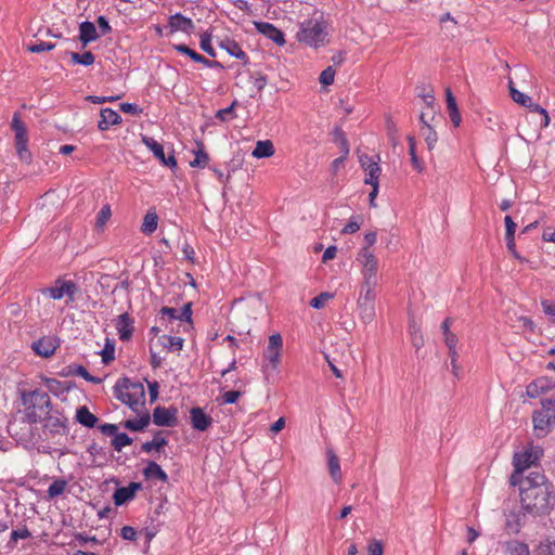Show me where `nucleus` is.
Wrapping results in <instances>:
<instances>
[{
    "instance_id": "8",
    "label": "nucleus",
    "mask_w": 555,
    "mask_h": 555,
    "mask_svg": "<svg viewBox=\"0 0 555 555\" xmlns=\"http://www.w3.org/2000/svg\"><path fill=\"white\" fill-rule=\"evenodd\" d=\"M533 428L537 437L546 436L555 426V408L552 402L542 403V409L533 413Z\"/></svg>"
},
{
    "instance_id": "50",
    "label": "nucleus",
    "mask_w": 555,
    "mask_h": 555,
    "mask_svg": "<svg viewBox=\"0 0 555 555\" xmlns=\"http://www.w3.org/2000/svg\"><path fill=\"white\" fill-rule=\"evenodd\" d=\"M15 149L18 158L22 162L29 164L31 160V153L28 150V143H15Z\"/></svg>"
},
{
    "instance_id": "6",
    "label": "nucleus",
    "mask_w": 555,
    "mask_h": 555,
    "mask_svg": "<svg viewBox=\"0 0 555 555\" xmlns=\"http://www.w3.org/2000/svg\"><path fill=\"white\" fill-rule=\"evenodd\" d=\"M362 276L361 284L377 285L378 283V259L367 247H362L356 257Z\"/></svg>"
},
{
    "instance_id": "47",
    "label": "nucleus",
    "mask_w": 555,
    "mask_h": 555,
    "mask_svg": "<svg viewBox=\"0 0 555 555\" xmlns=\"http://www.w3.org/2000/svg\"><path fill=\"white\" fill-rule=\"evenodd\" d=\"M336 72L332 66H327L320 74L319 81L323 86H331L334 82Z\"/></svg>"
},
{
    "instance_id": "22",
    "label": "nucleus",
    "mask_w": 555,
    "mask_h": 555,
    "mask_svg": "<svg viewBox=\"0 0 555 555\" xmlns=\"http://www.w3.org/2000/svg\"><path fill=\"white\" fill-rule=\"evenodd\" d=\"M121 122L120 115L112 108H103L100 112V120L98 128L101 131L107 130L109 127L119 125Z\"/></svg>"
},
{
    "instance_id": "11",
    "label": "nucleus",
    "mask_w": 555,
    "mask_h": 555,
    "mask_svg": "<svg viewBox=\"0 0 555 555\" xmlns=\"http://www.w3.org/2000/svg\"><path fill=\"white\" fill-rule=\"evenodd\" d=\"M283 347V338L280 334H273L269 337L268 346L264 350L263 357L272 367H276L280 363L281 352Z\"/></svg>"
},
{
    "instance_id": "55",
    "label": "nucleus",
    "mask_w": 555,
    "mask_h": 555,
    "mask_svg": "<svg viewBox=\"0 0 555 555\" xmlns=\"http://www.w3.org/2000/svg\"><path fill=\"white\" fill-rule=\"evenodd\" d=\"M201 49L209 54L210 56H216V52L211 44V38L209 35L204 34L201 36V42H199Z\"/></svg>"
},
{
    "instance_id": "15",
    "label": "nucleus",
    "mask_w": 555,
    "mask_h": 555,
    "mask_svg": "<svg viewBox=\"0 0 555 555\" xmlns=\"http://www.w3.org/2000/svg\"><path fill=\"white\" fill-rule=\"evenodd\" d=\"M191 315H192L191 304L184 305L182 310H178L176 308H170V307H163L159 311V321L178 320V321L190 322Z\"/></svg>"
},
{
    "instance_id": "44",
    "label": "nucleus",
    "mask_w": 555,
    "mask_h": 555,
    "mask_svg": "<svg viewBox=\"0 0 555 555\" xmlns=\"http://www.w3.org/2000/svg\"><path fill=\"white\" fill-rule=\"evenodd\" d=\"M361 223H362V217L361 216L351 217L349 219V221L347 222V224L341 230V233H344V234L356 233V232H358L360 230Z\"/></svg>"
},
{
    "instance_id": "29",
    "label": "nucleus",
    "mask_w": 555,
    "mask_h": 555,
    "mask_svg": "<svg viewBox=\"0 0 555 555\" xmlns=\"http://www.w3.org/2000/svg\"><path fill=\"white\" fill-rule=\"evenodd\" d=\"M197 150L194 151V159L190 162L191 167L205 168L209 163V155L205 151L204 143L196 141Z\"/></svg>"
},
{
    "instance_id": "46",
    "label": "nucleus",
    "mask_w": 555,
    "mask_h": 555,
    "mask_svg": "<svg viewBox=\"0 0 555 555\" xmlns=\"http://www.w3.org/2000/svg\"><path fill=\"white\" fill-rule=\"evenodd\" d=\"M162 349L158 350L157 344L151 343L150 345V353H151V365L153 369H157L163 363V357L160 356Z\"/></svg>"
},
{
    "instance_id": "23",
    "label": "nucleus",
    "mask_w": 555,
    "mask_h": 555,
    "mask_svg": "<svg viewBox=\"0 0 555 555\" xmlns=\"http://www.w3.org/2000/svg\"><path fill=\"white\" fill-rule=\"evenodd\" d=\"M552 388V382L546 377H540L531 382L527 388L526 393L530 398H537Z\"/></svg>"
},
{
    "instance_id": "1",
    "label": "nucleus",
    "mask_w": 555,
    "mask_h": 555,
    "mask_svg": "<svg viewBox=\"0 0 555 555\" xmlns=\"http://www.w3.org/2000/svg\"><path fill=\"white\" fill-rule=\"evenodd\" d=\"M520 504L532 516H542L552 509L555 494L553 485L539 470L531 472L518 482Z\"/></svg>"
},
{
    "instance_id": "12",
    "label": "nucleus",
    "mask_w": 555,
    "mask_h": 555,
    "mask_svg": "<svg viewBox=\"0 0 555 555\" xmlns=\"http://www.w3.org/2000/svg\"><path fill=\"white\" fill-rule=\"evenodd\" d=\"M60 344L54 336H44L31 344L33 351L42 358H50L54 354Z\"/></svg>"
},
{
    "instance_id": "45",
    "label": "nucleus",
    "mask_w": 555,
    "mask_h": 555,
    "mask_svg": "<svg viewBox=\"0 0 555 555\" xmlns=\"http://www.w3.org/2000/svg\"><path fill=\"white\" fill-rule=\"evenodd\" d=\"M425 103L427 105V108L429 112H422L421 115H420V121L422 124V126H426V124H430L429 122V119L427 117L430 116V119L433 120L434 119V106H433V103H434V98L431 95H428L425 98Z\"/></svg>"
},
{
    "instance_id": "7",
    "label": "nucleus",
    "mask_w": 555,
    "mask_h": 555,
    "mask_svg": "<svg viewBox=\"0 0 555 555\" xmlns=\"http://www.w3.org/2000/svg\"><path fill=\"white\" fill-rule=\"evenodd\" d=\"M377 285L361 284L357 307L361 320L370 323L375 318V288Z\"/></svg>"
},
{
    "instance_id": "13",
    "label": "nucleus",
    "mask_w": 555,
    "mask_h": 555,
    "mask_svg": "<svg viewBox=\"0 0 555 555\" xmlns=\"http://www.w3.org/2000/svg\"><path fill=\"white\" fill-rule=\"evenodd\" d=\"M176 408L157 406L153 411V423L157 426L172 427L177 425Z\"/></svg>"
},
{
    "instance_id": "52",
    "label": "nucleus",
    "mask_w": 555,
    "mask_h": 555,
    "mask_svg": "<svg viewBox=\"0 0 555 555\" xmlns=\"http://www.w3.org/2000/svg\"><path fill=\"white\" fill-rule=\"evenodd\" d=\"M74 373L77 375V376H80L82 377L87 382H90V383H93V384H100L102 383V379L100 377H95V376H92L88 370L82 366V365H78L76 366Z\"/></svg>"
},
{
    "instance_id": "17",
    "label": "nucleus",
    "mask_w": 555,
    "mask_h": 555,
    "mask_svg": "<svg viewBox=\"0 0 555 555\" xmlns=\"http://www.w3.org/2000/svg\"><path fill=\"white\" fill-rule=\"evenodd\" d=\"M255 27L261 35L272 40L278 46L285 44L284 34L276 28L273 24L268 22H256Z\"/></svg>"
},
{
    "instance_id": "63",
    "label": "nucleus",
    "mask_w": 555,
    "mask_h": 555,
    "mask_svg": "<svg viewBox=\"0 0 555 555\" xmlns=\"http://www.w3.org/2000/svg\"><path fill=\"white\" fill-rule=\"evenodd\" d=\"M120 535L125 540L133 541L137 538V531L133 527L124 526L120 530Z\"/></svg>"
},
{
    "instance_id": "38",
    "label": "nucleus",
    "mask_w": 555,
    "mask_h": 555,
    "mask_svg": "<svg viewBox=\"0 0 555 555\" xmlns=\"http://www.w3.org/2000/svg\"><path fill=\"white\" fill-rule=\"evenodd\" d=\"M409 331H410V335H411L412 345L416 349H420L424 345V339H423V335H422V332H421V327L416 323V321L412 320L410 322Z\"/></svg>"
},
{
    "instance_id": "10",
    "label": "nucleus",
    "mask_w": 555,
    "mask_h": 555,
    "mask_svg": "<svg viewBox=\"0 0 555 555\" xmlns=\"http://www.w3.org/2000/svg\"><path fill=\"white\" fill-rule=\"evenodd\" d=\"M76 291L77 287L74 282L59 279L53 286L46 288L43 294L55 300L62 299L65 296L73 300Z\"/></svg>"
},
{
    "instance_id": "14",
    "label": "nucleus",
    "mask_w": 555,
    "mask_h": 555,
    "mask_svg": "<svg viewBox=\"0 0 555 555\" xmlns=\"http://www.w3.org/2000/svg\"><path fill=\"white\" fill-rule=\"evenodd\" d=\"M115 328L117 330V334L120 340H129L132 337L134 331L133 318L128 312L118 315L115 321Z\"/></svg>"
},
{
    "instance_id": "19",
    "label": "nucleus",
    "mask_w": 555,
    "mask_h": 555,
    "mask_svg": "<svg viewBox=\"0 0 555 555\" xmlns=\"http://www.w3.org/2000/svg\"><path fill=\"white\" fill-rule=\"evenodd\" d=\"M327 468L332 480L336 485H340L343 481V475L340 470V462L332 448L326 449Z\"/></svg>"
},
{
    "instance_id": "49",
    "label": "nucleus",
    "mask_w": 555,
    "mask_h": 555,
    "mask_svg": "<svg viewBox=\"0 0 555 555\" xmlns=\"http://www.w3.org/2000/svg\"><path fill=\"white\" fill-rule=\"evenodd\" d=\"M112 216V210H111V207L109 205H104L98 216H96V227L98 228H104V225L106 224V222L108 221V219L111 218Z\"/></svg>"
},
{
    "instance_id": "43",
    "label": "nucleus",
    "mask_w": 555,
    "mask_h": 555,
    "mask_svg": "<svg viewBox=\"0 0 555 555\" xmlns=\"http://www.w3.org/2000/svg\"><path fill=\"white\" fill-rule=\"evenodd\" d=\"M242 393L243 392L241 390H229V391L223 392L217 399V401L220 404H233L238 400V398L242 396Z\"/></svg>"
},
{
    "instance_id": "39",
    "label": "nucleus",
    "mask_w": 555,
    "mask_h": 555,
    "mask_svg": "<svg viewBox=\"0 0 555 555\" xmlns=\"http://www.w3.org/2000/svg\"><path fill=\"white\" fill-rule=\"evenodd\" d=\"M167 444V440L156 435L151 441L144 442L141 447L143 452L150 453L153 450L160 451L162 448H164Z\"/></svg>"
},
{
    "instance_id": "61",
    "label": "nucleus",
    "mask_w": 555,
    "mask_h": 555,
    "mask_svg": "<svg viewBox=\"0 0 555 555\" xmlns=\"http://www.w3.org/2000/svg\"><path fill=\"white\" fill-rule=\"evenodd\" d=\"M102 361L105 364H108L115 358V349L113 345H106L101 352Z\"/></svg>"
},
{
    "instance_id": "33",
    "label": "nucleus",
    "mask_w": 555,
    "mask_h": 555,
    "mask_svg": "<svg viewBox=\"0 0 555 555\" xmlns=\"http://www.w3.org/2000/svg\"><path fill=\"white\" fill-rule=\"evenodd\" d=\"M408 143H409V154L411 156V163L413 168L417 172H422L424 170V163L423 160L416 155V140L413 135L408 137Z\"/></svg>"
},
{
    "instance_id": "24",
    "label": "nucleus",
    "mask_w": 555,
    "mask_h": 555,
    "mask_svg": "<svg viewBox=\"0 0 555 555\" xmlns=\"http://www.w3.org/2000/svg\"><path fill=\"white\" fill-rule=\"evenodd\" d=\"M183 338L178 336L162 335L158 337L155 344L160 347L162 350L167 351H180L183 347Z\"/></svg>"
},
{
    "instance_id": "18",
    "label": "nucleus",
    "mask_w": 555,
    "mask_h": 555,
    "mask_svg": "<svg viewBox=\"0 0 555 555\" xmlns=\"http://www.w3.org/2000/svg\"><path fill=\"white\" fill-rule=\"evenodd\" d=\"M190 421L192 427L199 431L207 430L212 424V418L199 406L190 410Z\"/></svg>"
},
{
    "instance_id": "56",
    "label": "nucleus",
    "mask_w": 555,
    "mask_h": 555,
    "mask_svg": "<svg viewBox=\"0 0 555 555\" xmlns=\"http://www.w3.org/2000/svg\"><path fill=\"white\" fill-rule=\"evenodd\" d=\"M543 312L548 317L552 323H555V301L543 299L541 300Z\"/></svg>"
},
{
    "instance_id": "51",
    "label": "nucleus",
    "mask_w": 555,
    "mask_h": 555,
    "mask_svg": "<svg viewBox=\"0 0 555 555\" xmlns=\"http://www.w3.org/2000/svg\"><path fill=\"white\" fill-rule=\"evenodd\" d=\"M333 297L334 295L331 293H321L320 295L311 299L310 306L314 309H321L325 306L326 301H328Z\"/></svg>"
},
{
    "instance_id": "20",
    "label": "nucleus",
    "mask_w": 555,
    "mask_h": 555,
    "mask_svg": "<svg viewBox=\"0 0 555 555\" xmlns=\"http://www.w3.org/2000/svg\"><path fill=\"white\" fill-rule=\"evenodd\" d=\"M168 26L171 31H182L190 34L194 29V23L191 18L183 16L180 13L171 15L168 21Z\"/></svg>"
},
{
    "instance_id": "37",
    "label": "nucleus",
    "mask_w": 555,
    "mask_h": 555,
    "mask_svg": "<svg viewBox=\"0 0 555 555\" xmlns=\"http://www.w3.org/2000/svg\"><path fill=\"white\" fill-rule=\"evenodd\" d=\"M222 48L232 56L238 59V60H242V61H247V55L246 53L242 50L241 46L238 43H236L235 41L233 40H228L225 42L222 43Z\"/></svg>"
},
{
    "instance_id": "4",
    "label": "nucleus",
    "mask_w": 555,
    "mask_h": 555,
    "mask_svg": "<svg viewBox=\"0 0 555 555\" xmlns=\"http://www.w3.org/2000/svg\"><path fill=\"white\" fill-rule=\"evenodd\" d=\"M327 37V24L322 18H311L300 24L297 39L312 48L323 46Z\"/></svg>"
},
{
    "instance_id": "42",
    "label": "nucleus",
    "mask_w": 555,
    "mask_h": 555,
    "mask_svg": "<svg viewBox=\"0 0 555 555\" xmlns=\"http://www.w3.org/2000/svg\"><path fill=\"white\" fill-rule=\"evenodd\" d=\"M131 443L132 439L125 433H116L112 440V444L116 451H120L124 447L130 446Z\"/></svg>"
},
{
    "instance_id": "60",
    "label": "nucleus",
    "mask_w": 555,
    "mask_h": 555,
    "mask_svg": "<svg viewBox=\"0 0 555 555\" xmlns=\"http://www.w3.org/2000/svg\"><path fill=\"white\" fill-rule=\"evenodd\" d=\"M119 108L122 113L130 114L133 116L140 115L142 113V108H140L137 104L133 103H121Z\"/></svg>"
},
{
    "instance_id": "25",
    "label": "nucleus",
    "mask_w": 555,
    "mask_h": 555,
    "mask_svg": "<svg viewBox=\"0 0 555 555\" xmlns=\"http://www.w3.org/2000/svg\"><path fill=\"white\" fill-rule=\"evenodd\" d=\"M11 127L15 134V143H28L27 128L18 113L13 115Z\"/></svg>"
},
{
    "instance_id": "35",
    "label": "nucleus",
    "mask_w": 555,
    "mask_h": 555,
    "mask_svg": "<svg viewBox=\"0 0 555 555\" xmlns=\"http://www.w3.org/2000/svg\"><path fill=\"white\" fill-rule=\"evenodd\" d=\"M421 133L427 144L429 151L434 150L438 141L437 132L434 130L430 124L421 127Z\"/></svg>"
},
{
    "instance_id": "26",
    "label": "nucleus",
    "mask_w": 555,
    "mask_h": 555,
    "mask_svg": "<svg viewBox=\"0 0 555 555\" xmlns=\"http://www.w3.org/2000/svg\"><path fill=\"white\" fill-rule=\"evenodd\" d=\"M99 38L96 28L92 22H82L79 26V39L83 46L95 41Z\"/></svg>"
},
{
    "instance_id": "3",
    "label": "nucleus",
    "mask_w": 555,
    "mask_h": 555,
    "mask_svg": "<svg viewBox=\"0 0 555 555\" xmlns=\"http://www.w3.org/2000/svg\"><path fill=\"white\" fill-rule=\"evenodd\" d=\"M542 455L543 451L539 447H534L532 444L527 446L519 452H515L513 456L514 472L509 477V483L512 486H517L518 482L522 481L525 478L522 476L524 472L535 466Z\"/></svg>"
},
{
    "instance_id": "64",
    "label": "nucleus",
    "mask_w": 555,
    "mask_h": 555,
    "mask_svg": "<svg viewBox=\"0 0 555 555\" xmlns=\"http://www.w3.org/2000/svg\"><path fill=\"white\" fill-rule=\"evenodd\" d=\"M444 341L449 351H456L457 337L454 333H448L444 335Z\"/></svg>"
},
{
    "instance_id": "32",
    "label": "nucleus",
    "mask_w": 555,
    "mask_h": 555,
    "mask_svg": "<svg viewBox=\"0 0 555 555\" xmlns=\"http://www.w3.org/2000/svg\"><path fill=\"white\" fill-rule=\"evenodd\" d=\"M76 417L81 425L89 428L94 427L98 422V417L92 414L87 406H80L77 410Z\"/></svg>"
},
{
    "instance_id": "58",
    "label": "nucleus",
    "mask_w": 555,
    "mask_h": 555,
    "mask_svg": "<svg viewBox=\"0 0 555 555\" xmlns=\"http://www.w3.org/2000/svg\"><path fill=\"white\" fill-rule=\"evenodd\" d=\"M54 44L51 42L40 41L38 43H35L33 46L28 47V50L33 53H41L46 51H51L54 49Z\"/></svg>"
},
{
    "instance_id": "21",
    "label": "nucleus",
    "mask_w": 555,
    "mask_h": 555,
    "mask_svg": "<svg viewBox=\"0 0 555 555\" xmlns=\"http://www.w3.org/2000/svg\"><path fill=\"white\" fill-rule=\"evenodd\" d=\"M524 525V514L520 511H511L505 514V531L507 534H517Z\"/></svg>"
},
{
    "instance_id": "5",
    "label": "nucleus",
    "mask_w": 555,
    "mask_h": 555,
    "mask_svg": "<svg viewBox=\"0 0 555 555\" xmlns=\"http://www.w3.org/2000/svg\"><path fill=\"white\" fill-rule=\"evenodd\" d=\"M24 402L27 404L26 416L30 423L41 422L50 413L51 399L46 391L36 389L24 396Z\"/></svg>"
},
{
    "instance_id": "9",
    "label": "nucleus",
    "mask_w": 555,
    "mask_h": 555,
    "mask_svg": "<svg viewBox=\"0 0 555 555\" xmlns=\"http://www.w3.org/2000/svg\"><path fill=\"white\" fill-rule=\"evenodd\" d=\"M509 94L513 101H515L519 105L528 107L532 112L539 113L542 116L543 126L548 125L550 117L547 115V112L544 108H542L539 104L533 103L532 99L529 95L515 89L512 81H509Z\"/></svg>"
},
{
    "instance_id": "36",
    "label": "nucleus",
    "mask_w": 555,
    "mask_h": 555,
    "mask_svg": "<svg viewBox=\"0 0 555 555\" xmlns=\"http://www.w3.org/2000/svg\"><path fill=\"white\" fill-rule=\"evenodd\" d=\"M365 179L364 183L369 185L379 184V176L382 172V169L378 165V163L374 165H370L369 167H365Z\"/></svg>"
},
{
    "instance_id": "34",
    "label": "nucleus",
    "mask_w": 555,
    "mask_h": 555,
    "mask_svg": "<svg viewBox=\"0 0 555 555\" xmlns=\"http://www.w3.org/2000/svg\"><path fill=\"white\" fill-rule=\"evenodd\" d=\"M142 142L150 149L159 162H165L164 147L160 143L150 137H143Z\"/></svg>"
},
{
    "instance_id": "57",
    "label": "nucleus",
    "mask_w": 555,
    "mask_h": 555,
    "mask_svg": "<svg viewBox=\"0 0 555 555\" xmlns=\"http://www.w3.org/2000/svg\"><path fill=\"white\" fill-rule=\"evenodd\" d=\"M505 223V240L508 238H515V231L517 228V224L514 222L511 216H505L504 218Z\"/></svg>"
},
{
    "instance_id": "30",
    "label": "nucleus",
    "mask_w": 555,
    "mask_h": 555,
    "mask_svg": "<svg viewBox=\"0 0 555 555\" xmlns=\"http://www.w3.org/2000/svg\"><path fill=\"white\" fill-rule=\"evenodd\" d=\"M158 225V216L155 210H149L144 218L141 225V232L144 234H152L156 231Z\"/></svg>"
},
{
    "instance_id": "62",
    "label": "nucleus",
    "mask_w": 555,
    "mask_h": 555,
    "mask_svg": "<svg viewBox=\"0 0 555 555\" xmlns=\"http://www.w3.org/2000/svg\"><path fill=\"white\" fill-rule=\"evenodd\" d=\"M369 555H383V544L378 540H373L367 546Z\"/></svg>"
},
{
    "instance_id": "40",
    "label": "nucleus",
    "mask_w": 555,
    "mask_h": 555,
    "mask_svg": "<svg viewBox=\"0 0 555 555\" xmlns=\"http://www.w3.org/2000/svg\"><path fill=\"white\" fill-rule=\"evenodd\" d=\"M67 487V481L64 479L54 480L48 488L49 498L53 499L64 493Z\"/></svg>"
},
{
    "instance_id": "54",
    "label": "nucleus",
    "mask_w": 555,
    "mask_h": 555,
    "mask_svg": "<svg viewBox=\"0 0 555 555\" xmlns=\"http://www.w3.org/2000/svg\"><path fill=\"white\" fill-rule=\"evenodd\" d=\"M173 48L178 52L188 55L194 62L202 60L199 53H197L196 51L192 50L191 48H189L185 44H175Z\"/></svg>"
},
{
    "instance_id": "53",
    "label": "nucleus",
    "mask_w": 555,
    "mask_h": 555,
    "mask_svg": "<svg viewBox=\"0 0 555 555\" xmlns=\"http://www.w3.org/2000/svg\"><path fill=\"white\" fill-rule=\"evenodd\" d=\"M235 105H236V102H233L230 106L219 109L216 113V118H218L222 121H227V120L234 118L235 117V114H234Z\"/></svg>"
},
{
    "instance_id": "16",
    "label": "nucleus",
    "mask_w": 555,
    "mask_h": 555,
    "mask_svg": "<svg viewBox=\"0 0 555 555\" xmlns=\"http://www.w3.org/2000/svg\"><path fill=\"white\" fill-rule=\"evenodd\" d=\"M142 488L140 482H130L127 487L117 488L113 494L116 506H121L135 496L137 491Z\"/></svg>"
},
{
    "instance_id": "41",
    "label": "nucleus",
    "mask_w": 555,
    "mask_h": 555,
    "mask_svg": "<svg viewBox=\"0 0 555 555\" xmlns=\"http://www.w3.org/2000/svg\"><path fill=\"white\" fill-rule=\"evenodd\" d=\"M70 57H72V61L74 63L81 64V65H85V66H89V65H92L94 63V55L90 51H87V52H85L82 54H79L77 52H73L70 54Z\"/></svg>"
},
{
    "instance_id": "27",
    "label": "nucleus",
    "mask_w": 555,
    "mask_h": 555,
    "mask_svg": "<svg viewBox=\"0 0 555 555\" xmlns=\"http://www.w3.org/2000/svg\"><path fill=\"white\" fill-rule=\"evenodd\" d=\"M139 414L138 418L128 420L125 422V427L132 431H140L144 429L151 421L149 412L144 409Z\"/></svg>"
},
{
    "instance_id": "28",
    "label": "nucleus",
    "mask_w": 555,
    "mask_h": 555,
    "mask_svg": "<svg viewBox=\"0 0 555 555\" xmlns=\"http://www.w3.org/2000/svg\"><path fill=\"white\" fill-rule=\"evenodd\" d=\"M143 475L146 479H158L163 482L168 481V475L166 472L155 462H149L146 467L143 469Z\"/></svg>"
},
{
    "instance_id": "31",
    "label": "nucleus",
    "mask_w": 555,
    "mask_h": 555,
    "mask_svg": "<svg viewBox=\"0 0 555 555\" xmlns=\"http://www.w3.org/2000/svg\"><path fill=\"white\" fill-rule=\"evenodd\" d=\"M274 154V146L270 140L258 141L251 155L255 158L270 157Z\"/></svg>"
},
{
    "instance_id": "48",
    "label": "nucleus",
    "mask_w": 555,
    "mask_h": 555,
    "mask_svg": "<svg viewBox=\"0 0 555 555\" xmlns=\"http://www.w3.org/2000/svg\"><path fill=\"white\" fill-rule=\"evenodd\" d=\"M47 428H50L52 431L61 433V430L66 429L65 422L59 417L49 416L47 418L46 425Z\"/></svg>"
},
{
    "instance_id": "2",
    "label": "nucleus",
    "mask_w": 555,
    "mask_h": 555,
    "mask_svg": "<svg viewBox=\"0 0 555 555\" xmlns=\"http://www.w3.org/2000/svg\"><path fill=\"white\" fill-rule=\"evenodd\" d=\"M114 393L135 413L145 409V389L140 382H132L127 377L119 378L114 386Z\"/></svg>"
},
{
    "instance_id": "59",
    "label": "nucleus",
    "mask_w": 555,
    "mask_h": 555,
    "mask_svg": "<svg viewBox=\"0 0 555 555\" xmlns=\"http://www.w3.org/2000/svg\"><path fill=\"white\" fill-rule=\"evenodd\" d=\"M120 99V95L115 96H96V95H88L86 96V101L93 103V104H103L106 102H115Z\"/></svg>"
}]
</instances>
